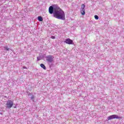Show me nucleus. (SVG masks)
Instances as JSON below:
<instances>
[{
	"label": "nucleus",
	"instance_id": "1a4fd4ad",
	"mask_svg": "<svg viewBox=\"0 0 124 124\" xmlns=\"http://www.w3.org/2000/svg\"><path fill=\"white\" fill-rule=\"evenodd\" d=\"M38 20L39 22H42L43 21V18H42V16H38Z\"/></svg>",
	"mask_w": 124,
	"mask_h": 124
},
{
	"label": "nucleus",
	"instance_id": "20e7f679",
	"mask_svg": "<svg viewBox=\"0 0 124 124\" xmlns=\"http://www.w3.org/2000/svg\"><path fill=\"white\" fill-rule=\"evenodd\" d=\"M6 105V108H7L8 109H10L13 106V102L10 100H9L7 101Z\"/></svg>",
	"mask_w": 124,
	"mask_h": 124
},
{
	"label": "nucleus",
	"instance_id": "dca6fc26",
	"mask_svg": "<svg viewBox=\"0 0 124 124\" xmlns=\"http://www.w3.org/2000/svg\"><path fill=\"white\" fill-rule=\"evenodd\" d=\"M14 108H16V106H15V107H14Z\"/></svg>",
	"mask_w": 124,
	"mask_h": 124
},
{
	"label": "nucleus",
	"instance_id": "7ed1b4c3",
	"mask_svg": "<svg viewBox=\"0 0 124 124\" xmlns=\"http://www.w3.org/2000/svg\"><path fill=\"white\" fill-rule=\"evenodd\" d=\"M113 119H122L121 117H120L116 114H113L110 116H109L107 119V121H110V120H113Z\"/></svg>",
	"mask_w": 124,
	"mask_h": 124
},
{
	"label": "nucleus",
	"instance_id": "423d86ee",
	"mask_svg": "<svg viewBox=\"0 0 124 124\" xmlns=\"http://www.w3.org/2000/svg\"><path fill=\"white\" fill-rule=\"evenodd\" d=\"M64 42L66 43V44L71 45L73 44V41L69 38H67L65 40Z\"/></svg>",
	"mask_w": 124,
	"mask_h": 124
},
{
	"label": "nucleus",
	"instance_id": "2eb2a0df",
	"mask_svg": "<svg viewBox=\"0 0 124 124\" xmlns=\"http://www.w3.org/2000/svg\"><path fill=\"white\" fill-rule=\"evenodd\" d=\"M23 69H27V67H23Z\"/></svg>",
	"mask_w": 124,
	"mask_h": 124
},
{
	"label": "nucleus",
	"instance_id": "ddd939ff",
	"mask_svg": "<svg viewBox=\"0 0 124 124\" xmlns=\"http://www.w3.org/2000/svg\"><path fill=\"white\" fill-rule=\"evenodd\" d=\"M41 60V57H37V61H40Z\"/></svg>",
	"mask_w": 124,
	"mask_h": 124
},
{
	"label": "nucleus",
	"instance_id": "0eeeda50",
	"mask_svg": "<svg viewBox=\"0 0 124 124\" xmlns=\"http://www.w3.org/2000/svg\"><path fill=\"white\" fill-rule=\"evenodd\" d=\"M3 48L5 51H12V49L9 48L7 46H3Z\"/></svg>",
	"mask_w": 124,
	"mask_h": 124
},
{
	"label": "nucleus",
	"instance_id": "9b49d317",
	"mask_svg": "<svg viewBox=\"0 0 124 124\" xmlns=\"http://www.w3.org/2000/svg\"><path fill=\"white\" fill-rule=\"evenodd\" d=\"M86 7V6L85 5V4H82L81 5V9H85V7Z\"/></svg>",
	"mask_w": 124,
	"mask_h": 124
},
{
	"label": "nucleus",
	"instance_id": "39448f33",
	"mask_svg": "<svg viewBox=\"0 0 124 124\" xmlns=\"http://www.w3.org/2000/svg\"><path fill=\"white\" fill-rule=\"evenodd\" d=\"M28 96L29 97V98L31 99V100L33 101V102H34V100L35 99V96L32 94V93H29L28 94Z\"/></svg>",
	"mask_w": 124,
	"mask_h": 124
},
{
	"label": "nucleus",
	"instance_id": "f257e3e1",
	"mask_svg": "<svg viewBox=\"0 0 124 124\" xmlns=\"http://www.w3.org/2000/svg\"><path fill=\"white\" fill-rule=\"evenodd\" d=\"M49 14H53V17L59 20H65V14L64 12L57 4H53L49 6L48 8Z\"/></svg>",
	"mask_w": 124,
	"mask_h": 124
},
{
	"label": "nucleus",
	"instance_id": "9d476101",
	"mask_svg": "<svg viewBox=\"0 0 124 124\" xmlns=\"http://www.w3.org/2000/svg\"><path fill=\"white\" fill-rule=\"evenodd\" d=\"M40 66L41 67H42V68H43V69H45V70H46V67L45 66V65H44V64L41 63L40 64Z\"/></svg>",
	"mask_w": 124,
	"mask_h": 124
},
{
	"label": "nucleus",
	"instance_id": "4468645a",
	"mask_svg": "<svg viewBox=\"0 0 124 124\" xmlns=\"http://www.w3.org/2000/svg\"><path fill=\"white\" fill-rule=\"evenodd\" d=\"M51 38H52V39H55V38H56V37L55 36H51Z\"/></svg>",
	"mask_w": 124,
	"mask_h": 124
},
{
	"label": "nucleus",
	"instance_id": "6e6552de",
	"mask_svg": "<svg viewBox=\"0 0 124 124\" xmlns=\"http://www.w3.org/2000/svg\"><path fill=\"white\" fill-rule=\"evenodd\" d=\"M80 13L81 15H85V14H86V11H85V9H80Z\"/></svg>",
	"mask_w": 124,
	"mask_h": 124
},
{
	"label": "nucleus",
	"instance_id": "f8f14e48",
	"mask_svg": "<svg viewBox=\"0 0 124 124\" xmlns=\"http://www.w3.org/2000/svg\"><path fill=\"white\" fill-rule=\"evenodd\" d=\"M94 18H95V19L96 20H98L99 17H98L97 16L95 15V16H94Z\"/></svg>",
	"mask_w": 124,
	"mask_h": 124
},
{
	"label": "nucleus",
	"instance_id": "f03ea898",
	"mask_svg": "<svg viewBox=\"0 0 124 124\" xmlns=\"http://www.w3.org/2000/svg\"><path fill=\"white\" fill-rule=\"evenodd\" d=\"M46 61L47 62V63L49 64V63H52L54 61V56L53 55H47L46 57Z\"/></svg>",
	"mask_w": 124,
	"mask_h": 124
}]
</instances>
